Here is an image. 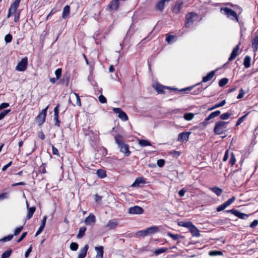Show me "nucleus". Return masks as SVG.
Here are the masks:
<instances>
[{"instance_id":"nucleus-64","label":"nucleus","mask_w":258,"mask_h":258,"mask_svg":"<svg viewBox=\"0 0 258 258\" xmlns=\"http://www.w3.org/2000/svg\"><path fill=\"white\" fill-rule=\"evenodd\" d=\"M186 192V190L184 188H182L178 192V195L180 197H182L184 196V194Z\"/></svg>"},{"instance_id":"nucleus-25","label":"nucleus","mask_w":258,"mask_h":258,"mask_svg":"<svg viewBox=\"0 0 258 258\" xmlns=\"http://www.w3.org/2000/svg\"><path fill=\"white\" fill-rule=\"evenodd\" d=\"M17 8H18V7L14 5V4H13L12 3L10 6L8 14L7 15V18L10 17L13 14V13L17 12H18V11H17Z\"/></svg>"},{"instance_id":"nucleus-22","label":"nucleus","mask_w":258,"mask_h":258,"mask_svg":"<svg viewBox=\"0 0 258 258\" xmlns=\"http://www.w3.org/2000/svg\"><path fill=\"white\" fill-rule=\"evenodd\" d=\"M95 249L97 252L96 257V258H103V247L102 246H96Z\"/></svg>"},{"instance_id":"nucleus-27","label":"nucleus","mask_w":258,"mask_h":258,"mask_svg":"<svg viewBox=\"0 0 258 258\" xmlns=\"http://www.w3.org/2000/svg\"><path fill=\"white\" fill-rule=\"evenodd\" d=\"M70 8L68 5L66 6L63 9L62 17L63 19H66L70 14Z\"/></svg>"},{"instance_id":"nucleus-45","label":"nucleus","mask_w":258,"mask_h":258,"mask_svg":"<svg viewBox=\"0 0 258 258\" xmlns=\"http://www.w3.org/2000/svg\"><path fill=\"white\" fill-rule=\"evenodd\" d=\"M230 115H231V113L227 112V113L222 114L220 115V117L221 119L225 120V119H228L229 118V117L230 116Z\"/></svg>"},{"instance_id":"nucleus-6","label":"nucleus","mask_w":258,"mask_h":258,"mask_svg":"<svg viewBox=\"0 0 258 258\" xmlns=\"http://www.w3.org/2000/svg\"><path fill=\"white\" fill-rule=\"evenodd\" d=\"M112 110L114 113L118 114V117L122 121H127L128 120V116L126 113L122 111L120 108H113Z\"/></svg>"},{"instance_id":"nucleus-63","label":"nucleus","mask_w":258,"mask_h":258,"mask_svg":"<svg viewBox=\"0 0 258 258\" xmlns=\"http://www.w3.org/2000/svg\"><path fill=\"white\" fill-rule=\"evenodd\" d=\"M258 224V220L255 219L253 221V222L249 225V226L251 228H254Z\"/></svg>"},{"instance_id":"nucleus-44","label":"nucleus","mask_w":258,"mask_h":258,"mask_svg":"<svg viewBox=\"0 0 258 258\" xmlns=\"http://www.w3.org/2000/svg\"><path fill=\"white\" fill-rule=\"evenodd\" d=\"M12 38H13L12 35L10 34H8L5 36V41L7 43H10L12 41Z\"/></svg>"},{"instance_id":"nucleus-4","label":"nucleus","mask_w":258,"mask_h":258,"mask_svg":"<svg viewBox=\"0 0 258 258\" xmlns=\"http://www.w3.org/2000/svg\"><path fill=\"white\" fill-rule=\"evenodd\" d=\"M227 122L219 121L215 124L214 131L216 135H221L224 133L227 127Z\"/></svg>"},{"instance_id":"nucleus-16","label":"nucleus","mask_w":258,"mask_h":258,"mask_svg":"<svg viewBox=\"0 0 258 258\" xmlns=\"http://www.w3.org/2000/svg\"><path fill=\"white\" fill-rule=\"evenodd\" d=\"M215 71H212L209 73L206 76L203 78L202 81L201 83H198L196 85L197 86L202 83V82L205 83L211 80L215 75Z\"/></svg>"},{"instance_id":"nucleus-61","label":"nucleus","mask_w":258,"mask_h":258,"mask_svg":"<svg viewBox=\"0 0 258 258\" xmlns=\"http://www.w3.org/2000/svg\"><path fill=\"white\" fill-rule=\"evenodd\" d=\"M27 234V232H23L22 233V234L21 235V236L17 240V242H21L26 237Z\"/></svg>"},{"instance_id":"nucleus-23","label":"nucleus","mask_w":258,"mask_h":258,"mask_svg":"<svg viewBox=\"0 0 258 258\" xmlns=\"http://www.w3.org/2000/svg\"><path fill=\"white\" fill-rule=\"evenodd\" d=\"M26 205L28 210V213L26 217V219L29 220L32 217L34 213L35 212L36 210V208L35 207H32L29 208L28 207V204L27 202L26 203Z\"/></svg>"},{"instance_id":"nucleus-3","label":"nucleus","mask_w":258,"mask_h":258,"mask_svg":"<svg viewBox=\"0 0 258 258\" xmlns=\"http://www.w3.org/2000/svg\"><path fill=\"white\" fill-rule=\"evenodd\" d=\"M221 12L225 15L228 18L236 20L238 22V16L236 13L233 10L228 8H221L220 9Z\"/></svg>"},{"instance_id":"nucleus-14","label":"nucleus","mask_w":258,"mask_h":258,"mask_svg":"<svg viewBox=\"0 0 258 258\" xmlns=\"http://www.w3.org/2000/svg\"><path fill=\"white\" fill-rule=\"evenodd\" d=\"M119 1L120 0H112L110 2L108 5V8L110 11H116L118 10Z\"/></svg>"},{"instance_id":"nucleus-48","label":"nucleus","mask_w":258,"mask_h":258,"mask_svg":"<svg viewBox=\"0 0 258 258\" xmlns=\"http://www.w3.org/2000/svg\"><path fill=\"white\" fill-rule=\"evenodd\" d=\"M8 198L9 194L8 192H4L0 194V201L8 199Z\"/></svg>"},{"instance_id":"nucleus-9","label":"nucleus","mask_w":258,"mask_h":258,"mask_svg":"<svg viewBox=\"0 0 258 258\" xmlns=\"http://www.w3.org/2000/svg\"><path fill=\"white\" fill-rule=\"evenodd\" d=\"M144 211V209L138 206L130 207L128 210V213L130 214H142Z\"/></svg>"},{"instance_id":"nucleus-50","label":"nucleus","mask_w":258,"mask_h":258,"mask_svg":"<svg viewBox=\"0 0 258 258\" xmlns=\"http://www.w3.org/2000/svg\"><path fill=\"white\" fill-rule=\"evenodd\" d=\"M14 14V21L17 23L19 21L20 19V12L13 13Z\"/></svg>"},{"instance_id":"nucleus-49","label":"nucleus","mask_w":258,"mask_h":258,"mask_svg":"<svg viewBox=\"0 0 258 258\" xmlns=\"http://www.w3.org/2000/svg\"><path fill=\"white\" fill-rule=\"evenodd\" d=\"M74 94L76 97V100H77L76 104H77V105L79 106H81V100H80V98L79 94L76 93H74Z\"/></svg>"},{"instance_id":"nucleus-53","label":"nucleus","mask_w":258,"mask_h":258,"mask_svg":"<svg viewBox=\"0 0 258 258\" xmlns=\"http://www.w3.org/2000/svg\"><path fill=\"white\" fill-rule=\"evenodd\" d=\"M23 228V226L17 228L14 231V235H18L21 232Z\"/></svg>"},{"instance_id":"nucleus-38","label":"nucleus","mask_w":258,"mask_h":258,"mask_svg":"<svg viewBox=\"0 0 258 258\" xmlns=\"http://www.w3.org/2000/svg\"><path fill=\"white\" fill-rule=\"evenodd\" d=\"M210 256H216L222 255V252L219 250H212L209 252Z\"/></svg>"},{"instance_id":"nucleus-52","label":"nucleus","mask_w":258,"mask_h":258,"mask_svg":"<svg viewBox=\"0 0 258 258\" xmlns=\"http://www.w3.org/2000/svg\"><path fill=\"white\" fill-rule=\"evenodd\" d=\"M61 74V69H57L55 72L56 79H58Z\"/></svg>"},{"instance_id":"nucleus-58","label":"nucleus","mask_w":258,"mask_h":258,"mask_svg":"<svg viewBox=\"0 0 258 258\" xmlns=\"http://www.w3.org/2000/svg\"><path fill=\"white\" fill-rule=\"evenodd\" d=\"M170 154L173 155V156L175 157L176 158L179 156L180 153L178 151H173L170 152Z\"/></svg>"},{"instance_id":"nucleus-62","label":"nucleus","mask_w":258,"mask_h":258,"mask_svg":"<svg viewBox=\"0 0 258 258\" xmlns=\"http://www.w3.org/2000/svg\"><path fill=\"white\" fill-rule=\"evenodd\" d=\"M253 151V146H249L248 147V150L247 152H245V156L246 157H248V155L251 153V152H252Z\"/></svg>"},{"instance_id":"nucleus-15","label":"nucleus","mask_w":258,"mask_h":258,"mask_svg":"<svg viewBox=\"0 0 258 258\" xmlns=\"http://www.w3.org/2000/svg\"><path fill=\"white\" fill-rule=\"evenodd\" d=\"M251 42L253 51L255 52L258 50V36L257 35H254Z\"/></svg>"},{"instance_id":"nucleus-42","label":"nucleus","mask_w":258,"mask_h":258,"mask_svg":"<svg viewBox=\"0 0 258 258\" xmlns=\"http://www.w3.org/2000/svg\"><path fill=\"white\" fill-rule=\"evenodd\" d=\"M167 235L174 240H177L180 237L179 234H174L171 232H168Z\"/></svg>"},{"instance_id":"nucleus-43","label":"nucleus","mask_w":258,"mask_h":258,"mask_svg":"<svg viewBox=\"0 0 258 258\" xmlns=\"http://www.w3.org/2000/svg\"><path fill=\"white\" fill-rule=\"evenodd\" d=\"M78 244L76 243V242H72L70 244V249L72 250H73V251H76L78 249Z\"/></svg>"},{"instance_id":"nucleus-51","label":"nucleus","mask_w":258,"mask_h":258,"mask_svg":"<svg viewBox=\"0 0 258 258\" xmlns=\"http://www.w3.org/2000/svg\"><path fill=\"white\" fill-rule=\"evenodd\" d=\"M165 160L164 159H159L157 160V164L159 167H163L165 164Z\"/></svg>"},{"instance_id":"nucleus-30","label":"nucleus","mask_w":258,"mask_h":258,"mask_svg":"<svg viewBox=\"0 0 258 258\" xmlns=\"http://www.w3.org/2000/svg\"><path fill=\"white\" fill-rule=\"evenodd\" d=\"M86 229H87V228L86 227H80L79 229V233L77 236V237L78 238H82L84 236V235H85Z\"/></svg>"},{"instance_id":"nucleus-34","label":"nucleus","mask_w":258,"mask_h":258,"mask_svg":"<svg viewBox=\"0 0 258 258\" xmlns=\"http://www.w3.org/2000/svg\"><path fill=\"white\" fill-rule=\"evenodd\" d=\"M97 175L101 178L106 176V171L104 169H100L97 171Z\"/></svg>"},{"instance_id":"nucleus-24","label":"nucleus","mask_w":258,"mask_h":258,"mask_svg":"<svg viewBox=\"0 0 258 258\" xmlns=\"http://www.w3.org/2000/svg\"><path fill=\"white\" fill-rule=\"evenodd\" d=\"M239 50V45H237L233 50L228 60L231 61L235 58L238 55V50Z\"/></svg>"},{"instance_id":"nucleus-47","label":"nucleus","mask_w":258,"mask_h":258,"mask_svg":"<svg viewBox=\"0 0 258 258\" xmlns=\"http://www.w3.org/2000/svg\"><path fill=\"white\" fill-rule=\"evenodd\" d=\"M137 234L139 236H143V237H144V236H147V232H146V230H141V231H139L137 232Z\"/></svg>"},{"instance_id":"nucleus-5","label":"nucleus","mask_w":258,"mask_h":258,"mask_svg":"<svg viewBox=\"0 0 258 258\" xmlns=\"http://www.w3.org/2000/svg\"><path fill=\"white\" fill-rule=\"evenodd\" d=\"M198 17V15L195 13H188L185 17L186 21L185 23V27L188 28L192 25L195 21V18Z\"/></svg>"},{"instance_id":"nucleus-55","label":"nucleus","mask_w":258,"mask_h":258,"mask_svg":"<svg viewBox=\"0 0 258 258\" xmlns=\"http://www.w3.org/2000/svg\"><path fill=\"white\" fill-rule=\"evenodd\" d=\"M235 157H234L233 153H232L230 158V160H229V163L232 166H233L235 164Z\"/></svg>"},{"instance_id":"nucleus-1","label":"nucleus","mask_w":258,"mask_h":258,"mask_svg":"<svg viewBox=\"0 0 258 258\" xmlns=\"http://www.w3.org/2000/svg\"><path fill=\"white\" fill-rule=\"evenodd\" d=\"M114 139L120 149V151L123 153L125 157L129 156L131 152L129 150L128 145L124 143L122 136L118 134L115 136Z\"/></svg>"},{"instance_id":"nucleus-12","label":"nucleus","mask_w":258,"mask_h":258,"mask_svg":"<svg viewBox=\"0 0 258 258\" xmlns=\"http://www.w3.org/2000/svg\"><path fill=\"white\" fill-rule=\"evenodd\" d=\"M170 0H161L158 2L155 5V8L160 11L162 12L166 6V3L168 4Z\"/></svg>"},{"instance_id":"nucleus-20","label":"nucleus","mask_w":258,"mask_h":258,"mask_svg":"<svg viewBox=\"0 0 258 258\" xmlns=\"http://www.w3.org/2000/svg\"><path fill=\"white\" fill-rule=\"evenodd\" d=\"M147 235L155 234L159 231V227L155 226L150 227L146 229Z\"/></svg>"},{"instance_id":"nucleus-21","label":"nucleus","mask_w":258,"mask_h":258,"mask_svg":"<svg viewBox=\"0 0 258 258\" xmlns=\"http://www.w3.org/2000/svg\"><path fill=\"white\" fill-rule=\"evenodd\" d=\"M88 248L89 245L88 244H86L83 248H81L78 255V258H85L87 255Z\"/></svg>"},{"instance_id":"nucleus-57","label":"nucleus","mask_w":258,"mask_h":258,"mask_svg":"<svg viewBox=\"0 0 258 258\" xmlns=\"http://www.w3.org/2000/svg\"><path fill=\"white\" fill-rule=\"evenodd\" d=\"M175 37L174 35H170L166 37V40L168 42V43H171L172 42V39Z\"/></svg>"},{"instance_id":"nucleus-32","label":"nucleus","mask_w":258,"mask_h":258,"mask_svg":"<svg viewBox=\"0 0 258 258\" xmlns=\"http://www.w3.org/2000/svg\"><path fill=\"white\" fill-rule=\"evenodd\" d=\"M210 189L214 192L217 196H220L222 193V189L218 187H214Z\"/></svg>"},{"instance_id":"nucleus-19","label":"nucleus","mask_w":258,"mask_h":258,"mask_svg":"<svg viewBox=\"0 0 258 258\" xmlns=\"http://www.w3.org/2000/svg\"><path fill=\"white\" fill-rule=\"evenodd\" d=\"M96 219L95 216L92 214H90L85 218L84 222L86 224L90 225L92 223H94Z\"/></svg>"},{"instance_id":"nucleus-39","label":"nucleus","mask_w":258,"mask_h":258,"mask_svg":"<svg viewBox=\"0 0 258 258\" xmlns=\"http://www.w3.org/2000/svg\"><path fill=\"white\" fill-rule=\"evenodd\" d=\"M12 252V249H9L5 251L2 255V258H9Z\"/></svg>"},{"instance_id":"nucleus-26","label":"nucleus","mask_w":258,"mask_h":258,"mask_svg":"<svg viewBox=\"0 0 258 258\" xmlns=\"http://www.w3.org/2000/svg\"><path fill=\"white\" fill-rule=\"evenodd\" d=\"M250 62L251 57L248 55H246L244 57L243 64L245 68H249L250 67Z\"/></svg>"},{"instance_id":"nucleus-35","label":"nucleus","mask_w":258,"mask_h":258,"mask_svg":"<svg viewBox=\"0 0 258 258\" xmlns=\"http://www.w3.org/2000/svg\"><path fill=\"white\" fill-rule=\"evenodd\" d=\"M225 103H226L225 100H223L222 101H221L220 103L215 104L212 107L209 108V110H212L215 108H218L220 107H222V106H224L225 104Z\"/></svg>"},{"instance_id":"nucleus-56","label":"nucleus","mask_w":258,"mask_h":258,"mask_svg":"<svg viewBox=\"0 0 258 258\" xmlns=\"http://www.w3.org/2000/svg\"><path fill=\"white\" fill-rule=\"evenodd\" d=\"M51 147H52V154L53 155H59V152L58 150L55 148V147L51 144Z\"/></svg>"},{"instance_id":"nucleus-36","label":"nucleus","mask_w":258,"mask_h":258,"mask_svg":"<svg viewBox=\"0 0 258 258\" xmlns=\"http://www.w3.org/2000/svg\"><path fill=\"white\" fill-rule=\"evenodd\" d=\"M194 117V114L192 113H186L184 114V118L186 120H191Z\"/></svg>"},{"instance_id":"nucleus-60","label":"nucleus","mask_w":258,"mask_h":258,"mask_svg":"<svg viewBox=\"0 0 258 258\" xmlns=\"http://www.w3.org/2000/svg\"><path fill=\"white\" fill-rule=\"evenodd\" d=\"M10 106L8 103H2L0 104V110L8 107Z\"/></svg>"},{"instance_id":"nucleus-33","label":"nucleus","mask_w":258,"mask_h":258,"mask_svg":"<svg viewBox=\"0 0 258 258\" xmlns=\"http://www.w3.org/2000/svg\"><path fill=\"white\" fill-rule=\"evenodd\" d=\"M139 144L142 147L151 146L150 142L146 140H139Z\"/></svg>"},{"instance_id":"nucleus-11","label":"nucleus","mask_w":258,"mask_h":258,"mask_svg":"<svg viewBox=\"0 0 258 258\" xmlns=\"http://www.w3.org/2000/svg\"><path fill=\"white\" fill-rule=\"evenodd\" d=\"M220 114V111L219 110H217L216 111L212 112L207 118H205V120L202 122L201 123L203 125L206 126L208 123V121L210 119L215 118L216 116H218Z\"/></svg>"},{"instance_id":"nucleus-59","label":"nucleus","mask_w":258,"mask_h":258,"mask_svg":"<svg viewBox=\"0 0 258 258\" xmlns=\"http://www.w3.org/2000/svg\"><path fill=\"white\" fill-rule=\"evenodd\" d=\"M13 237V235H9L7 236L4 237L2 239V241H8L11 240Z\"/></svg>"},{"instance_id":"nucleus-2","label":"nucleus","mask_w":258,"mask_h":258,"mask_svg":"<svg viewBox=\"0 0 258 258\" xmlns=\"http://www.w3.org/2000/svg\"><path fill=\"white\" fill-rule=\"evenodd\" d=\"M178 225L183 227L188 228L193 236L199 237L200 236L199 229L197 227L193 225L191 222L181 221L178 223Z\"/></svg>"},{"instance_id":"nucleus-29","label":"nucleus","mask_w":258,"mask_h":258,"mask_svg":"<svg viewBox=\"0 0 258 258\" xmlns=\"http://www.w3.org/2000/svg\"><path fill=\"white\" fill-rule=\"evenodd\" d=\"M145 183V179L142 177H138L136 178L135 182L132 184V186H139L140 183Z\"/></svg>"},{"instance_id":"nucleus-31","label":"nucleus","mask_w":258,"mask_h":258,"mask_svg":"<svg viewBox=\"0 0 258 258\" xmlns=\"http://www.w3.org/2000/svg\"><path fill=\"white\" fill-rule=\"evenodd\" d=\"M194 87V86H191V87H187L185 88H183L180 90H178L177 88H172L171 87H166V88L168 89H172L173 90L178 91L179 92H183L184 93H187V91L191 90Z\"/></svg>"},{"instance_id":"nucleus-46","label":"nucleus","mask_w":258,"mask_h":258,"mask_svg":"<svg viewBox=\"0 0 258 258\" xmlns=\"http://www.w3.org/2000/svg\"><path fill=\"white\" fill-rule=\"evenodd\" d=\"M165 88V87L161 85L157 84L156 86V90L158 93H162L163 92V89Z\"/></svg>"},{"instance_id":"nucleus-41","label":"nucleus","mask_w":258,"mask_h":258,"mask_svg":"<svg viewBox=\"0 0 258 258\" xmlns=\"http://www.w3.org/2000/svg\"><path fill=\"white\" fill-rule=\"evenodd\" d=\"M11 111V109L4 110L0 113V120L3 119L5 116Z\"/></svg>"},{"instance_id":"nucleus-37","label":"nucleus","mask_w":258,"mask_h":258,"mask_svg":"<svg viewBox=\"0 0 258 258\" xmlns=\"http://www.w3.org/2000/svg\"><path fill=\"white\" fill-rule=\"evenodd\" d=\"M167 250L168 249L167 248L162 247L155 250L154 251V254L156 255H159V254L166 252Z\"/></svg>"},{"instance_id":"nucleus-10","label":"nucleus","mask_w":258,"mask_h":258,"mask_svg":"<svg viewBox=\"0 0 258 258\" xmlns=\"http://www.w3.org/2000/svg\"><path fill=\"white\" fill-rule=\"evenodd\" d=\"M235 200V197H232L229 199L228 201L225 202L223 204L218 206L217 208V212H221L225 209L227 207L230 205Z\"/></svg>"},{"instance_id":"nucleus-13","label":"nucleus","mask_w":258,"mask_h":258,"mask_svg":"<svg viewBox=\"0 0 258 258\" xmlns=\"http://www.w3.org/2000/svg\"><path fill=\"white\" fill-rule=\"evenodd\" d=\"M191 134L190 132H183L180 133L178 136V141L184 142L187 141L189 139V136Z\"/></svg>"},{"instance_id":"nucleus-28","label":"nucleus","mask_w":258,"mask_h":258,"mask_svg":"<svg viewBox=\"0 0 258 258\" xmlns=\"http://www.w3.org/2000/svg\"><path fill=\"white\" fill-rule=\"evenodd\" d=\"M226 212L231 213V214H233L234 216L237 217L238 218L242 219V213L236 210L232 209L230 210H227Z\"/></svg>"},{"instance_id":"nucleus-40","label":"nucleus","mask_w":258,"mask_h":258,"mask_svg":"<svg viewBox=\"0 0 258 258\" xmlns=\"http://www.w3.org/2000/svg\"><path fill=\"white\" fill-rule=\"evenodd\" d=\"M228 82V79L227 78L221 79L219 82V86L220 87H223L226 85Z\"/></svg>"},{"instance_id":"nucleus-8","label":"nucleus","mask_w":258,"mask_h":258,"mask_svg":"<svg viewBox=\"0 0 258 258\" xmlns=\"http://www.w3.org/2000/svg\"><path fill=\"white\" fill-rule=\"evenodd\" d=\"M28 63V58L27 57H25L22 59L17 66H16V70L19 71H24L27 68Z\"/></svg>"},{"instance_id":"nucleus-54","label":"nucleus","mask_w":258,"mask_h":258,"mask_svg":"<svg viewBox=\"0 0 258 258\" xmlns=\"http://www.w3.org/2000/svg\"><path fill=\"white\" fill-rule=\"evenodd\" d=\"M98 99H99V101L101 103H106V102H107L106 98L102 95H101L99 96Z\"/></svg>"},{"instance_id":"nucleus-17","label":"nucleus","mask_w":258,"mask_h":258,"mask_svg":"<svg viewBox=\"0 0 258 258\" xmlns=\"http://www.w3.org/2000/svg\"><path fill=\"white\" fill-rule=\"evenodd\" d=\"M183 5V2H177L172 8V11L175 14H179Z\"/></svg>"},{"instance_id":"nucleus-7","label":"nucleus","mask_w":258,"mask_h":258,"mask_svg":"<svg viewBox=\"0 0 258 258\" xmlns=\"http://www.w3.org/2000/svg\"><path fill=\"white\" fill-rule=\"evenodd\" d=\"M48 108V106H47L45 108L43 109L41 112L36 117V121L39 125L42 124L45 121Z\"/></svg>"},{"instance_id":"nucleus-18","label":"nucleus","mask_w":258,"mask_h":258,"mask_svg":"<svg viewBox=\"0 0 258 258\" xmlns=\"http://www.w3.org/2000/svg\"><path fill=\"white\" fill-rule=\"evenodd\" d=\"M118 225V222L116 220H109L105 225V228L108 230L114 229Z\"/></svg>"}]
</instances>
